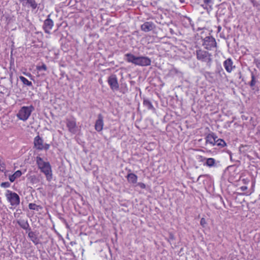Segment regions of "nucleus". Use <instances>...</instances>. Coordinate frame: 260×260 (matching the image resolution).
Instances as JSON below:
<instances>
[{
    "label": "nucleus",
    "instance_id": "nucleus-1",
    "mask_svg": "<svg viewBox=\"0 0 260 260\" xmlns=\"http://www.w3.org/2000/svg\"><path fill=\"white\" fill-rule=\"evenodd\" d=\"M36 160L38 168L45 175L47 180L50 181L52 179V173L50 162L44 161L40 156H37Z\"/></svg>",
    "mask_w": 260,
    "mask_h": 260
},
{
    "label": "nucleus",
    "instance_id": "nucleus-2",
    "mask_svg": "<svg viewBox=\"0 0 260 260\" xmlns=\"http://www.w3.org/2000/svg\"><path fill=\"white\" fill-rule=\"evenodd\" d=\"M35 110L32 105L29 106H23L17 114V117L23 121H26L30 116L31 112Z\"/></svg>",
    "mask_w": 260,
    "mask_h": 260
},
{
    "label": "nucleus",
    "instance_id": "nucleus-3",
    "mask_svg": "<svg viewBox=\"0 0 260 260\" xmlns=\"http://www.w3.org/2000/svg\"><path fill=\"white\" fill-rule=\"evenodd\" d=\"M6 197L11 205L16 206L20 204V197L18 194L10 190H7Z\"/></svg>",
    "mask_w": 260,
    "mask_h": 260
},
{
    "label": "nucleus",
    "instance_id": "nucleus-4",
    "mask_svg": "<svg viewBox=\"0 0 260 260\" xmlns=\"http://www.w3.org/2000/svg\"><path fill=\"white\" fill-rule=\"evenodd\" d=\"M34 147L38 150H48L50 148V144H44V140L39 135L35 137L34 140Z\"/></svg>",
    "mask_w": 260,
    "mask_h": 260
},
{
    "label": "nucleus",
    "instance_id": "nucleus-5",
    "mask_svg": "<svg viewBox=\"0 0 260 260\" xmlns=\"http://www.w3.org/2000/svg\"><path fill=\"white\" fill-rule=\"evenodd\" d=\"M203 45L206 49L211 50L213 48L216 47V40L212 36L206 37L204 39Z\"/></svg>",
    "mask_w": 260,
    "mask_h": 260
},
{
    "label": "nucleus",
    "instance_id": "nucleus-6",
    "mask_svg": "<svg viewBox=\"0 0 260 260\" xmlns=\"http://www.w3.org/2000/svg\"><path fill=\"white\" fill-rule=\"evenodd\" d=\"M107 82L112 90L114 91L119 89V84L116 75L112 74L110 75L108 78Z\"/></svg>",
    "mask_w": 260,
    "mask_h": 260
},
{
    "label": "nucleus",
    "instance_id": "nucleus-7",
    "mask_svg": "<svg viewBox=\"0 0 260 260\" xmlns=\"http://www.w3.org/2000/svg\"><path fill=\"white\" fill-rule=\"evenodd\" d=\"M50 15L47 16V18L44 21L43 25V29L46 34H50V30L52 29L54 25L53 21L50 18Z\"/></svg>",
    "mask_w": 260,
    "mask_h": 260
},
{
    "label": "nucleus",
    "instance_id": "nucleus-8",
    "mask_svg": "<svg viewBox=\"0 0 260 260\" xmlns=\"http://www.w3.org/2000/svg\"><path fill=\"white\" fill-rule=\"evenodd\" d=\"M196 54L197 58L198 60L204 61H205L206 59H208L209 61L211 60V54L207 51L199 49L197 50Z\"/></svg>",
    "mask_w": 260,
    "mask_h": 260
},
{
    "label": "nucleus",
    "instance_id": "nucleus-9",
    "mask_svg": "<svg viewBox=\"0 0 260 260\" xmlns=\"http://www.w3.org/2000/svg\"><path fill=\"white\" fill-rule=\"evenodd\" d=\"M223 65L225 71L229 73H231L235 68L233 61L231 58H228L225 60L223 62Z\"/></svg>",
    "mask_w": 260,
    "mask_h": 260
},
{
    "label": "nucleus",
    "instance_id": "nucleus-10",
    "mask_svg": "<svg viewBox=\"0 0 260 260\" xmlns=\"http://www.w3.org/2000/svg\"><path fill=\"white\" fill-rule=\"evenodd\" d=\"M104 117L102 114H99L98 115V119L95 121V130L100 132L102 131L104 126Z\"/></svg>",
    "mask_w": 260,
    "mask_h": 260
},
{
    "label": "nucleus",
    "instance_id": "nucleus-11",
    "mask_svg": "<svg viewBox=\"0 0 260 260\" xmlns=\"http://www.w3.org/2000/svg\"><path fill=\"white\" fill-rule=\"evenodd\" d=\"M216 138H217V136L214 133L208 134L205 137L206 145L214 146Z\"/></svg>",
    "mask_w": 260,
    "mask_h": 260
},
{
    "label": "nucleus",
    "instance_id": "nucleus-12",
    "mask_svg": "<svg viewBox=\"0 0 260 260\" xmlns=\"http://www.w3.org/2000/svg\"><path fill=\"white\" fill-rule=\"evenodd\" d=\"M66 124L70 133L75 134L77 132V124L75 120L67 119Z\"/></svg>",
    "mask_w": 260,
    "mask_h": 260
},
{
    "label": "nucleus",
    "instance_id": "nucleus-13",
    "mask_svg": "<svg viewBox=\"0 0 260 260\" xmlns=\"http://www.w3.org/2000/svg\"><path fill=\"white\" fill-rule=\"evenodd\" d=\"M22 7H30L32 10L38 8V4L35 0H24L21 3Z\"/></svg>",
    "mask_w": 260,
    "mask_h": 260
},
{
    "label": "nucleus",
    "instance_id": "nucleus-14",
    "mask_svg": "<svg viewBox=\"0 0 260 260\" xmlns=\"http://www.w3.org/2000/svg\"><path fill=\"white\" fill-rule=\"evenodd\" d=\"M28 237L36 245L40 243V240L36 232H30L28 234Z\"/></svg>",
    "mask_w": 260,
    "mask_h": 260
},
{
    "label": "nucleus",
    "instance_id": "nucleus-15",
    "mask_svg": "<svg viewBox=\"0 0 260 260\" xmlns=\"http://www.w3.org/2000/svg\"><path fill=\"white\" fill-rule=\"evenodd\" d=\"M136 65L145 66H146V57H137L134 63Z\"/></svg>",
    "mask_w": 260,
    "mask_h": 260
},
{
    "label": "nucleus",
    "instance_id": "nucleus-16",
    "mask_svg": "<svg viewBox=\"0 0 260 260\" xmlns=\"http://www.w3.org/2000/svg\"><path fill=\"white\" fill-rule=\"evenodd\" d=\"M22 173L20 170H17L13 174L9 176V179L11 182H13L16 179L19 178Z\"/></svg>",
    "mask_w": 260,
    "mask_h": 260
},
{
    "label": "nucleus",
    "instance_id": "nucleus-17",
    "mask_svg": "<svg viewBox=\"0 0 260 260\" xmlns=\"http://www.w3.org/2000/svg\"><path fill=\"white\" fill-rule=\"evenodd\" d=\"M127 179L129 183H135L137 180V176L134 173H129L127 175Z\"/></svg>",
    "mask_w": 260,
    "mask_h": 260
},
{
    "label": "nucleus",
    "instance_id": "nucleus-18",
    "mask_svg": "<svg viewBox=\"0 0 260 260\" xmlns=\"http://www.w3.org/2000/svg\"><path fill=\"white\" fill-rule=\"evenodd\" d=\"M124 56V59L126 61L134 63V62L136 58V56L131 53H127L125 54Z\"/></svg>",
    "mask_w": 260,
    "mask_h": 260
},
{
    "label": "nucleus",
    "instance_id": "nucleus-19",
    "mask_svg": "<svg viewBox=\"0 0 260 260\" xmlns=\"http://www.w3.org/2000/svg\"><path fill=\"white\" fill-rule=\"evenodd\" d=\"M17 224L20 226L21 228L24 229L26 226L29 225L28 220L27 219H19L17 221Z\"/></svg>",
    "mask_w": 260,
    "mask_h": 260
},
{
    "label": "nucleus",
    "instance_id": "nucleus-20",
    "mask_svg": "<svg viewBox=\"0 0 260 260\" xmlns=\"http://www.w3.org/2000/svg\"><path fill=\"white\" fill-rule=\"evenodd\" d=\"M204 4L202 6L206 9H211L212 6V0H203Z\"/></svg>",
    "mask_w": 260,
    "mask_h": 260
},
{
    "label": "nucleus",
    "instance_id": "nucleus-21",
    "mask_svg": "<svg viewBox=\"0 0 260 260\" xmlns=\"http://www.w3.org/2000/svg\"><path fill=\"white\" fill-rule=\"evenodd\" d=\"M28 208L30 210H36L37 211H39L43 208L41 206L37 205L35 203H29L28 204Z\"/></svg>",
    "mask_w": 260,
    "mask_h": 260
},
{
    "label": "nucleus",
    "instance_id": "nucleus-22",
    "mask_svg": "<svg viewBox=\"0 0 260 260\" xmlns=\"http://www.w3.org/2000/svg\"><path fill=\"white\" fill-rule=\"evenodd\" d=\"M226 145V143L223 139L218 138L216 139L215 146L222 148L225 146Z\"/></svg>",
    "mask_w": 260,
    "mask_h": 260
},
{
    "label": "nucleus",
    "instance_id": "nucleus-23",
    "mask_svg": "<svg viewBox=\"0 0 260 260\" xmlns=\"http://www.w3.org/2000/svg\"><path fill=\"white\" fill-rule=\"evenodd\" d=\"M28 179L30 181V183L32 184H36L39 182V179L35 175H30L28 176L27 175Z\"/></svg>",
    "mask_w": 260,
    "mask_h": 260
},
{
    "label": "nucleus",
    "instance_id": "nucleus-24",
    "mask_svg": "<svg viewBox=\"0 0 260 260\" xmlns=\"http://www.w3.org/2000/svg\"><path fill=\"white\" fill-rule=\"evenodd\" d=\"M20 80L22 81L23 84L28 86H32V84L31 81H28L26 78L23 76H20L19 77Z\"/></svg>",
    "mask_w": 260,
    "mask_h": 260
},
{
    "label": "nucleus",
    "instance_id": "nucleus-25",
    "mask_svg": "<svg viewBox=\"0 0 260 260\" xmlns=\"http://www.w3.org/2000/svg\"><path fill=\"white\" fill-rule=\"evenodd\" d=\"M215 160L213 158H208L206 159V165L211 167L214 166Z\"/></svg>",
    "mask_w": 260,
    "mask_h": 260
},
{
    "label": "nucleus",
    "instance_id": "nucleus-26",
    "mask_svg": "<svg viewBox=\"0 0 260 260\" xmlns=\"http://www.w3.org/2000/svg\"><path fill=\"white\" fill-rule=\"evenodd\" d=\"M36 69L38 71H46L47 67L45 63H43L41 66H37Z\"/></svg>",
    "mask_w": 260,
    "mask_h": 260
},
{
    "label": "nucleus",
    "instance_id": "nucleus-27",
    "mask_svg": "<svg viewBox=\"0 0 260 260\" xmlns=\"http://www.w3.org/2000/svg\"><path fill=\"white\" fill-rule=\"evenodd\" d=\"M62 214L61 213H58L57 214V217L63 223H64L65 224H66L67 225H68V222L66 220V219L63 217L62 216Z\"/></svg>",
    "mask_w": 260,
    "mask_h": 260
},
{
    "label": "nucleus",
    "instance_id": "nucleus-28",
    "mask_svg": "<svg viewBox=\"0 0 260 260\" xmlns=\"http://www.w3.org/2000/svg\"><path fill=\"white\" fill-rule=\"evenodd\" d=\"M256 81L254 75L252 74L251 76V80L249 83V85L251 87H253L255 85Z\"/></svg>",
    "mask_w": 260,
    "mask_h": 260
},
{
    "label": "nucleus",
    "instance_id": "nucleus-29",
    "mask_svg": "<svg viewBox=\"0 0 260 260\" xmlns=\"http://www.w3.org/2000/svg\"><path fill=\"white\" fill-rule=\"evenodd\" d=\"M0 171L2 172H4L6 169V164L4 162H3L0 159Z\"/></svg>",
    "mask_w": 260,
    "mask_h": 260
},
{
    "label": "nucleus",
    "instance_id": "nucleus-30",
    "mask_svg": "<svg viewBox=\"0 0 260 260\" xmlns=\"http://www.w3.org/2000/svg\"><path fill=\"white\" fill-rule=\"evenodd\" d=\"M11 184L9 182H4L1 183V186L3 188H8L10 187Z\"/></svg>",
    "mask_w": 260,
    "mask_h": 260
},
{
    "label": "nucleus",
    "instance_id": "nucleus-31",
    "mask_svg": "<svg viewBox=\"0 0 260 260\" xmlns=\"http://www.w3.org/2000/svg\"><path fill=\"white\" fill-rule=\"evenodd\" d=\"M207 224V222L206 219L204 218H202L200 221V224L203 226L205 227V225Z\"/></svg>",
    "mask_w": 260,
    "mask_h": 260
},
{
    "label": "nucleus",
    "instance_id": "nucleus-32",
    "mask_svg": "<svg viewBox=\"0 0 260 260\" xmlns=\"http://www.w3.org/2000/svg\"><path fill=\"white\" fill-rule=\"evenodd\" d=\"M23 230H25L26 232L28 233V234L29 233V232H32L29 224L28 225L26 226V227H25V228H24Z\"/></svg>",
    "mask_w": 260,
    "mask_h": 260
},
{
    "label": "nucleus",
    "instance_id": "nucleus-33",
    "mask_svg": "<svg viewBox=\"0 0 260 260\" xmlns=\"http://www.w3.org/2000/svg\"><path fill=\"white\" fill-rule=\"evenodd\" d=\"M6 17V22H7V24H9L11 22V17H10V16L9 15H7L5 16Z\"/></svg>",
    "mask_w": 260,
    "mask_h": 260
},
{
    "label": "nucleus",
    "instance_id": "nucleus-34",
    "mask_svg": "<svg viewBox=\"0 0 260 260\" xmlns=\"http://www.w3.org/2000/svg\"><path fill=\"white\" fill-rule=\"evenodd\" d=\"M242 181L244 184H248L249 182V180L248 178H243L242 179Z\"/></svg>",
    "mask_w": 260,
    "mask_h": 260
},
{
    "label": "nucleus",
    "instance_id": "nucleus-35",
    "mask_svg": "<svg viewBox=\"0 0 260 260\" xmlns=\"http://www.w3.org/2000/svg\"><path fill=\"white\" fill-rule=\"evenodd\" d=\"M141 29L144 31H146V22L143 23L141 26Z\"/></svg>",
    "mask_w": 260,
    "mask_h": 260
},
{
    "label": "nucleus",
    "instance_id": "nucleus-36",
    "mask_svg": "<svg viewBox=\"0 0 260 260\" xmlns=\"http://www.w3.org/2000/svg\"><path fill=\"white\" fill-rule=\"evenodd\" d=\"M248 188L246 186H242L241 187H240V189L242 191H245L247 190Z\"/></svg>",
    "mask_w": 260,
    "mask_h": 260
},
{
    "label": "nucleus",
    "instance_id": "nucleus-37",
    "mask_svg": "<svg viewBox=\"0 0 260 260\" xmlns=\"http://www.w3.org/2000/svg\"><path fill=\"white\" fill-rule=\"evenodd\" d=\"M138 185L142 188H145L146 187V185L143 183H139Z\"/></svg>",
    "mask_w": 260,
    "mask_h": 260
},
{
    "label": "nucleus",
    "instance_id": "nucleus-38",
    "mask_svg": "<svg viewBox=\"0 0 260 260\" xmlns=\"http://www.w3.org/2000/svg\"><path fill=\"white\" fill-rule=\"evenodd\" d=\"M9 79H10V82L11 83H12V81H13V73H11V74H10Z\"/></svg>",
    "mask_w": 260,
    "mask_h": 260
},
{
    "label": "nucleus",
    "instance_id": "nucleus-39",
    "mask_svg": "<svg viewBox=\"0 0 260 260\" xmlns=\"http://www.w3.org/2000/svg\"><path fill=\"white\" fill-rule=\"evenodd\" d=\"M151 63V60L147 57V66L149 65Z\"/></svg>",
    "mask_w": 260,
    "mask_h": 260
},
{
    "label": "nucleus",
    "instance_id": "nucleus-40",
    "mask_svg": "<svg viewBox=\"0 0 260 260\" xmlns=\"http://www.w3.org/2000/svg\"><path fill=\"white\" fill-rule=\"evenodd\" d=\"M146 103H147L146 99H144V100H143V104L144 105H146Z\"/></svg>",
    "mask_w": 260,
    "mask_h": 260
},
{
    "label": "nucleus",
    "instance_id": "nucleus-41",
    "mask_svg": "<svg viewBox=\"0 0 260 260\" xmlns=\"http://www.w3.org/2000/svg\"><path fill=\"white\" fill-rule=\"evenodd\" d=\"M251 193V192H250V193L245 192L243 194L248 196V195H250Z\"/></svg>",
    "mask_w": 260,
    "mask_h": 260
},
{
    "label": "nucleus",
    "instance_id": "nucleus-42",
    "mask_svg": "<svg viewBox=\"0 0 260 260\" xmlns=\"http://www.w3.org/2000/svg\"><path fill=\"white\" fill-rule=\"evenodd\" d=\"M148 23H148V22H147V24H148ZM147 30H149L150 29V28H149V25H147Z\"/></svg>",
    "mask_w": 260,
    "mask_h": 260
},
{
    "label": "nucleus",
    "instance_id": "nucleus-43",
    "mask_svg": "<svg viewBox=\"0 0 260 260\" xmlns=\"http://www.w3.org/2000/svg\"><path fill=\"white\" fill-rule=\"evenodd\" d=\"M27 76H31V74L30 73H28L27 74H26Z\"/></svg>",
    "mask_w": 260,
    "mask_h": 260
},
{
    "label": "nucleus",
    "instance_id": "nucleus-44",
    "mask_svg": "<svg viewBox=\"0 0 260 260\" xmlns=\"http://www.w3.org/2000/svg\"><path fill=\"white\" fill-rule=\"evenodd\" d=\"M57 30H58V29H55V30L54 31V33H57Z\"/></svg>",
    "mask_w": 260,
    "mask_h": 260
},
{
    "label": "nucleus",
    "instance_id": "nucleus-45",
    "mask_svg": "<svg viewBox=\"0 0 260 260\" xmlns=\"http://www.w3.org/2000/svg\"><path fill=\"white\" fill-rule=\"evenodd\" d=\"M19 1L20 3H22V2L24 1V0H19Z\"/></svg>",
    "mask_w": 260,
    "mask_h": 260
},
{
    "label": "nucleus",
    "instance_id": "nucleus-46",
    "mask_svg": "<svg viewBox=\"0 0 260 260\" xmlns=\"http://www.w3.org/2000/svg\"><path fill=\"white\" fill-rule=\"evenodd\" d=\"M121 205L123 206L127 207V206L125 204H121Z\"/></svg>",
    "mask_w": 260,
    "mask_h": 260
}]
</instances>
